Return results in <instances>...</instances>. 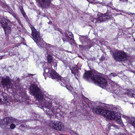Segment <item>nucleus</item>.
I'll list each match as a JSON object with an SVG mask.
<instances>
[{
  "label": "nucleus",
  "instance_id": "f257e3e1",
  "mask_svg": "<svg viewBox=\"0 0 135 135\" xmlns=\"http://www.w3.org/2000/svg\"><path fill=\"white\" fill-rule=\"evenodd\" d=\"M30 93L36 98V100L40 102V104L44 111H46L47 114L48 115L56 114L57 111L60 109L57 106L52 107V103L44 101V96L42 94L41 90L37 85L32 84L30 88Z\"/></svg>",
  "mask_w": 135,
  "mask_h": 135
},
{
  "label": "nucleus",
  "instance_id": "f03ea898",
  "mask_svg": "<svg viewBox=\"0 0 135 135\" xmlns=\"http://www.w3.org/2000/svg\"><path fill=\"white\" fill-rule=\"evenodd\" d=\"M83 77L88 80H92L95 84H98L102 88H106L108 91H112L113 89H115V86H117V84L113 81H111L110 83L108 85L105 79L100 76L93 74L91 71H86L84 74Z\"/></svg>",
  "mask_w": 135,
  "mask_h": 135
},
{
  "label": "nucleus",
  "instance_id": "7ed1b4c3",
  "mask_svg": "<svg viewBox=\"0 0 135 135\" xmlns=\"http://www.w3.org/2000/svg\"><path fill=\"white\" fill-rule=\"evenodd\" d=\"M94 113L97 114H100L102 115L110 120H113L117 123L123 126V123L120 115H118L114 111H110L108 110H104L99 106L94 107L92 109Z\"/></svg>",
  "mask_w": 135,
  "mask_h": 135
},
{
  "label": "nucleus",
  "instance_id": "20e7f679",
  "mask_svg": "<svg viewBox=\"0 0 135 135\" xmlns=\"http://www.w3.org/2000/svg\"><path fill=\"white\" fill-rule=\"evenodd\" d=\"M17 120V119L12 117H6L0 122V126L5 129H13L16 127V125L13 123Z\"/></svg>",
  "mask_w": 135,
  "mask_h": 135
},
{
  "label": "nucleus",
  "instance_id": "39448f33",
  "mask_svg": "<svg viewBox=\"0 0 135 135\" xmlns=\"http://www.w3.org/2000/svg\"><path fill=\"white\" fill-rule=\"evenodd\" d=\"M113 59L118 61H125L127 60V55L124 52L121 51H110Z\"/></svg>",
  "mask_w": 135,
  "mask_h": 135
},
{
  "label": "nucleus",
  "instance_id": "423d86ee",
  "mask_svg": "<svg viewBox=\"0 0 135 135\" xmlns=\"http://www.w3.org/2000/svg\"><path fill=\"white\" fill-rule=\"evenodd\" d=\"M1 23L5 34L8 35L12 27L11 23L10 21L4 18H3L1 21Z\"/></svg>",
  "mask_w": 135,
  "mask_h": 135
},
{
  "label": "nucleus",
  "instance_id": "0eeeda50",
  "mask_svg": "<svg viewBox=\"0 0 135 135\" xmlns=\"http://www.w3.org/2000/svg\"><path fill=\"white\" fill-rule=\"evenodd\" d=\"M49 126L50 127L57 130L62 131L64 129V124L59 121H55L54 122H50L49 123Z\"/></svg>",
  "mask_w": 135,
  "mask_h": 135
},
{
  "label": "nucleus",
  "instance_id": "6e6552de",
  "mask_svg": "<svg viewBox=\"0 0 135 135\" xmlns=\"http://www.w3.org/2000/svg\"><path fill=\"white\" fill-rule=\"evenodd\" d=\"M39 48H45L48 47L49 49L51 50H53L55 47L50 44H47L43 40V39L41 37L39 39L38 41L35 42Z\"/></svg>",
  "mask_w": 135,
  "mask_h": 135
},
{
  "label": "nucleus",
  "instance_id": "1a4fd4ad",
  "mask_svg": "<svg viewBox=\"0 0 135 135\" xmlns=\"http://www.w3.org/2000/svg\"><path fill=\"white\" fill-rule=\"evenodd\" d=\"M1 83L4 88L6 87L7 89H9L12 87L11 79L9 77L5 76L3 77L1 79Z\"/></svg>",
  "mask_w": 135,
  "mask_h": 135
},
{
  "label": "nucleus",
  "instance_id": "9d476101",
  "mask_svg": "<svg viewBox=\"0 0 135 135\" xmlns=\"http://www.w3.org/2000/svg\"><path fill=\"white\" fill-rule=\"evenodd\" d=\"M30 27L32 31V36L33 37V40L35 42L41 38L40 32L37 31L32 25H31Z\"/></svg>",
  "mask_w": 135,
  "mask_h": 135
},
{
  "label": "nucleus",
  "instance_id": "9b49d317",
  "mask_svg": "<svg viewBox=\"0 0 135 135\" xmlns=\"http://www.w3.org/2000/svg\"><path fill=\"white\" fill-rule=\"evenodd\" d=\"M74 36L72 33L68 30L65 31V35H63L62 39L64 42H67L69 40L74 41Z\"/></svg>",
  "mask_w": 135,
  "mask_h": 135
},
{
  "label": "nucleus",
  "instance_id": "f8f14e48",
  "mask_svg": "<svg viewBox=\"0 0 135 135\" xmlns=\"http://www.w3.org/2000/svg\"><path fill=\"white\" fill-rule=\"evenodd\" d=\"M12 81L14 83V86L12 85V88L15 89L16 90H20L21 88V86L19 83L20 81V79L17 77H14L12 79Z\"/></svg>",
  "mask_w": 135,
  "mask_h": 135
},
{
  "label": "nucleus",
  "instance_id": "ddd939ff",
  "mask_svg": "<svg viewBox=\"0 0 135 135\" xmlns=\"http://www.w3.org/2000/svg\"><path fill=\"white\" fill-rule=\"evenodd\" d=\"M49 76L53 79H56L58 81L60 78V75L55 70L53 69H51L50 71Z\"/></svg>",
  "mask_w": 135,
  "mask_h": 135
},
{
  "label": "nucleus",
  "instance_id": "4468645a",
  "mask_svg": "<svg viewBox=\"0 0 135 135\" xmlns=\"http://www.w3.org/2000/svg\"><path fill=\"white\" fill-rule=\"evenodd\" d=\"M41 4L42 7L47 8L50 6L51 0H36Z\"/></svg>",
  "mask_w": 135,
  "mask_h": 135
},
{
  "label": "nucleus",
  "instance_id": "2eb2a0df",
  "mask_svg": "<svg viewBox=\"0 0 135 135\" xmlns=\"http://www.w3.org/2000/svg\"><path fill=\"white\" fill-rule=\"evenodd\" d=\"M111 18V16H110L107 15L106 14H102L101 16L98 18V20L99 22H103Z\"/></svg>",
  "mask_w": 135,
  "mask_h": 135
},
{
  "label": "nucleus",
  "instance_id": "dca6fc26",
  "mask_svg": "<svg viewBox=\"0 0 135 135\" xmlns=\"http://www.w3.org/2000/svg\"><path fill=\"white\" fill-rule=\"evenodd\" d=\"M60 80V82L61 85L64 86H65L66 85V83L67 82V81L65 80L63 78H62L60 76V78L59 79V81Z\"/></svg>",
  "mask_w": 135,
  "mask_h": 135
},
{
  "label": "nucleus",
  "instance_id": "f3484780",
  "mask_svg": "<svg viewBox=\"0 0 135 135\" xmlns=\"http://www.w3.org/2000/svg\"><path fill=\"white\" fill-rule=\"evenodd\" d=\"M129 96L131 97H135V91L132 89L129 90L127 93Z\"/></svg>",
  "mask_w": 135,
  "mask_h": 135
},
{
  "label": "nucleus",
  "instance_id": "a211bd4d",
  "mask_svg": "<svg viewBox=\"0 0 135 135\" xmlns=\"http://www.w3.org/2000/svg\"><path fill=\"white\" fill-rule=\"evenodd\" d=\"M117 86H115V89H113L112 91L113 92L116 94L118 95H119L120 91L119 89L117 88Z\"/></svg>",
  "mask_w": 135,
  "mask_h": 135
},
{
  "label": "nucleus",
  "instance_id": "6ab92c4d",
  "mask_svg": "<svg viewBox=\"0 0 135 135\" xmlns=\"http://www.w3.org/2000/svg\"><path fill=\"white\" fill-rule=\"evenodd\" d=\"M0 102L4 103H7V101L6 98H4V96L1 95L0 97Z\"/></svg>",
  "mask_w": 135,
  "mask_h": 135
},
{
  "label": "nucleus",
  "instance_id": "aec40b11",
  "mask_svg": "<svg viewBox=\"0 0 135 135\" xmlns=\"http://www.w3.org/2000/svg\"><path fill=\"white\" fill-rule=\"evenodd\" d=\"M130 120L132 125L135 128V118H131L130 119Z\"/></svg>",
  "mask_w": 135,
  "mask_h": 135
},
{
  "label": "nucleus",
  "instance_id": "412c9836",
  "mask_svg": "<svg viewBox=\"0 0 135 135\" xmlns=\"http://www.w3.org/2000/svg\"><path fill=\"white\" fill-rule=\"evenodd\" d=\"M130 120L132 125L135 128V118H131L130 119Z\"/></svg>",
  "mask_w": 135,
  "mask_h": 135
},
{
  "label": "nucleus",
  "instance_id": "4be33fe9",
  "mask_svg": "<svg viewBox=\"0 0 135 135\" xmlns=\"http://www.w3.org/2000/svg\"><path fill=\"white\" fill-rule=\"evenodd\" d=\"M130 120L132 125L135 128V118H131L130 119Z\"/></svg>",
  "mask_w": 135,
  "mask_h": 135
},
{
  "label": "nucleus",
  "instance_id": "5701e85b",
  "mask_svg": "<svg viewBox=\"0 0 135 135\" xmlns=\"http://www.w3.org/2000/svg\"><path fill=\"white\" fill-rule=\"evenodd\" d=\"M130 120L132 125L135 128V118H131L130 119Z\"/></svg>",
  "mask_w": 135,
  "mask_h": 135
},
{
  "label": "nucleus",
  "instance_id": "b1692460",
  "mask_svg": "<svg viewBox=\"0 0 135 135\" xmlns=\"http://www.w3.org/2000/svg\"><path fill=\"white\" fill-rule=\"evenodd\" d=\"M47 61L49 63H51L52 60V57L50 55H48L47 57Z\"/></svg>",
  "mask_w": 135,
  "mask_h": 135
},
{
  "label": "nucleus",
  "instance_id": "393cba45",
  "mask_svg": "<svg viewBox=\"0 0 135 135\" xmlns=\"http://www.w3.org/2000/svg\"><path fill=\"white\" fill-rule=\"evenodd\" d=\"M109 126L110 127H112V128L113 129V127L115 129L119 128L116 125L114 124H111L110 123L109 124Z\"/></svg>",
  "mask_w": 135,
  "mask_h": 135
},
{
  "label": "nucleus",
  "instance_id": "a878e982",
  "mask_svg": "<svg viewBox=\"0 0 135 135\" xmlns=\"http://www.w3.org/2000/svg\"><path fill=\"white\" fill-rule=\"evenodd\" d=\"M51 69H49V68H46V69L45 68L44 69V71L45 73H48V74H49L50 71L51 70Z\"/></svg>",
  "mask_w": 135,
  "mask_h": 135
},
{
  "label": "nucleus",
  "instance_id": "bb28decb",
  "mask_svg": "<svg viewBox=\"0 0 135 135\" xmlns=\"http://www.w3.org/2000/svg\"><path fill=\"white\" fill-rule=\"evenodd\" d=\"M54 28L55 30H58L61 33L63 34V33L62 32V30L61 29L59 28L58 27H56L55 26H54Z\"/></svg>",
  "mask_w": 135,
  "mask_h": 135
},
{
  "label": "nucleus",
  "instance_id": "cd10ccee",
  "mask_svg": "<svg viewBox=\"0 0 135 135\" xmlns=\"http://www.w3.org/2000/svg\"><path fill=\"white\" fill-rule=\"evenodd\" d=\"M117 76V75L116 74L114 73H111L110 75L109 76L110 77H114Z\"/></svg>",
  "mask_w": 135,
  "mask_h": 135
},
{
  "label": "nucleus",
  "instance_id": "c85d7f7f",
  "mask_svg": "<svg viewBox=\"0 0 135 135\" xmlns=\"http://www.w3.org/2000/svg\"><path fill=\"white\" fill-rule=\"evenodd\" d=\"M19 128L20 129L23 130L25 129V128L24 125L23 124H21L19 127Z\"/></svg>",
  "mask_w": 135,
  "mask_h": 135
},
{
  "label": "nucleus",
  "instance_id": "c756f323",
  "mask_svg": "<svg viewBox=\"0 0 135 135\" xmlns=\"http://www.w3.org/2000/svg\"><path fill=\"white\" fill-rule=\"evenodd\" d=\"M16 54V52H15L13 51H10L9 52V55L10 56L14 55Z\"/></svg>",
  "mask_w": 135,
  "mask_h": 135
},
{
  "label": "nucleus",
  "instance_id": "7c9ffc66",
  "mask_svg": "<svg viewBox=\"0 0 135 135\" xmlns=\"http://www.w3.org/2000/svg\"><path fill=\"white\" fill-rule=\"evenodd\" d=\"M23 17H25L26 20L27 21L28 20V18H27V17L26 15V14L25 13V14H23Z\"/></svg>",
  "mask_w": 135,
  "mask_h": 135
},
{
  "label": "nucleus",
  "instance_id": "2f4dec72",
  "mask_svg": "<svg viewBox=\"0 0 135 135\" xmlns=\"http://www.w3.org/2000/svg\"><path fill=\"white\" fill-rule=\"evenodd\" d=\"M20 11L22 15L25 13V12H24V10L23 8L21 9Z\"/></svg>",
  "mask_w": 135,
  "mask_h": 135
},
{
  "label": "nucleus",
  "instance_id": "473e14b6",
  "mask_svg": "<svg viewBox=\"0 0 135 135\" xmlns=\"http://www.w3.org/2000/svg\"><path fill=\"white\" fill-rule=\"evenodd\" d=\"M118 135H127L125 133H121L120 132L119 133Z\"/></svg>",
  "mask_w": 135,
  "mask_h": 135
},
{
  "label": "nucleus",
  "instance_id": "72a5a7b5",
  "mask_svg": "<svg viewBox=\"0 0 135 135\" xmlns=\"http://www.w3.org/2000/svg\"><path fill=\"white\" fill-rule=\"evenodd\" d=\"M105 59V57L104 56H102L100 59V60L102 61L104 60Z\"/></svg>",
  "mask_w": 135,
  "mask_h": 135
},
{
  "label": "nucleus",
  "instance_id": "f704fd0d",
  "mask_svg": "<svg viewBox=\"0 0 135 135\" xmlns=\"http://www.w3.org/2000/svg\"><path fill=\"white\" fill-rule=\"evenodd\" d=\"M71 73L74 74V75L75 76V75L76 74V73L73 70H71Z\"/></svg>",
  "mask_w": 135,
  "mask_h": 135
},
{
  "label": "nucleus",
  "instance_id": "c9c22d12",
  "mask_svg": "<svg viewBox=\"0 0 135 135\" xmlns=\"http://www.w3.org/2000/svg\"><path fill=\"white\" fill-rule=\"evenodd\" d=\"M120 1L122 2H127L128 1V0H119Z\"/></svg>",
  "mask_w": 135,
  "mask_h": 135
},
{
  "label": "nucleus",
  "instance_id": "e433bc0d",
  "mask_svg": "<svg viewBox=\"0 0 135 135\" xmlns=\"http://www.w3.org/2000/svg\"><path fill=\"white\" fill-rule=\"evenodd\" d=\"M98 21V20H96V19H95V18H93V20H92V21L93 22H94V21H95V22H96V21Z\"/></svg>",
  "mask_w": 135,
  "mask_h": 135
},
{
  "label": "nucleus",
  "instance_id": "4c0bfd02",
  "mask_svg": "<svg viewBox=\"0 0 135 135\" xmlns=\"http://www.w3.org/2000/svg\"><path fill=\"white\" fill-rule=\"evenodd\" d=\"M51 52H49V51L47 50L46 52V53L47 55H49V54L51 53Z\"/></svg>",
  "mask_w": 135,
  "mask_h": 135
},
{
  "label": "nucleus",
  "instance_id": "58836bf2",
  "mask_svg": "<svg viewBox=\"0 0 135 135\" xmlns=\"http://www.w3.org/2000/svg\"><path fill=\"white\" fill-rule=\"evenodd\" d=\"M4 56V55H2L1 56H0V60L2 59V57Z\"/></svg>",
  "mask_w": 135,
  "mask_h": 135
},
{
  "label": "nucleus",
  "instance_id": "ea45409f",
  "mask_svg": "<svg viewBox=\"0 0 135 135\" xmlns=\"http://www.w3.org/2000/svg\"><path fill=\"white\" fill-rule=\"evenodd\" d=\"M33 75H34L33 74H29L28 76H33Z\"/></svg>",
  "mask_w": 135,
  "mask_h": 135
},
{
  "label": "nucleus",
  "instance_id": "a19ab883",
  "mask_svg": "<svg viewBox=\"0 0 135 135\" xmlns=\"http://www.w3.org/2000/svg\"><path fill=\"white\" fill-rule=\"evenodd\" d=\"M56 106H57V105L59 106V103H58V102L56 103Z\"/></svg>",
  "mask_w": 135,
  "mask_h": 135
},
{
  "label": "nucleus",
  "instance_id": "79ce46f5",
  "mask_svg": "<svg viewBox=\"0 0 135 135\" xmlns=\"http://www.w3.org/2000/svg\"><path fill=\"white\" fill-rule=\"evenodd\" d=\"M109 8L110 9H112V7H108V8Z\"/></svg>",
  "mask_w": 135,
  "mask_h": 135
},
{
  "label": "nucleus",
  "instance_id": "37998d69",
  "mask_svg": "<svg viewBox=\"0 0 135 135\" xmlns=\"http://www.w3.org/2000/svg\"><path fill=\"white\" fill-rule=\"evenodd\" d=\"M2 91V89H1V86H0V92H1V91Z\"/></svg>",
  "mask_w": 135,
  "mask_h": 135
},
{
  "label": "nucleus",
  "instance_id": "c03bdc74",
  "mask_svg": "<svg viewBox=\"0 0 135 135\" xmlns=\"http://www.w3.org/2000/svg\"><path fill=\"white\" fill-rule=\"evenodd\" d=\"M55 63V65H56V66H57V64L56 63Z\"/></svg>",
  "mask_w": 135,
  "mask_h": 135
},
{
  "label": "nucleus",
  "instance_id": "a18cd8bd",
  "mask_svg": "<svg viewBox=\"0 0 135 135\" xmlns=\"http://www.w3.org/2000/svg\"><path fill=\"white\" fill-rule=\"evenodd\" d=\"M17 53H18L17 55H19L20 54H19V53L18 52H17Z\"/></svg>",
  "mask_w": 135,
  "mask_h": 135
},
{
  "label": "nucleus",
  "instance_id": "49530a36",
  "mask_svg": "<svg viewBox=\"0 0 135 135\" xmlns=\"http://www.w3.org/2000/svg\"><path fill=\"white\" fill-rule=\"evenodd\" d=\"M46 68H48V67H46V68H45H45H45L46 69Z\"/></svg>",
  "mask_w": 135,
  "mask_h": 135
},
{
  "label": "nucleus",
  "instance_id": "de8ad7c7",
  "mask_svg": "<svg viewBox=\"0 0 135 135\" xmlns=\"http://www.w3.org/2000/svg\"><path fill=\"white\" fill-rule=\"evenodd\" d=\"M111 109H113V108H111Z\"/></svg>",
  "mask_w": 135,
  "mask_h": 135
},
{
  "label": "nucleus",
  "instance_id": "09e8293b",
  "mask_svg": "<svg viewBox=\"0 0 135 135\" xmlns=\"http://www.w3.org/2000/svg\"><path fill=\"white\" fill-rule=\"evenodd\" d=\"M76 78L77 79V77H76Z\"/></svg>",
  "mask_w": 135,
  "mask_h": 135
}]
</instances>
